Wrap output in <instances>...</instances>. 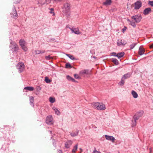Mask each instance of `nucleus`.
Returning a JSON list of instances; mask_svg holds the SVG:
<instances>
[{
  "label": "nucleus",
  "mask_w": 153,
  "mask_h": 153,
  "mask_svg": "<svg viewBox=\"0 0 153 153\" xmlns=\"http://www.w3.org/2000/svg\"><path fill=\"white\" fill-rule=\"evenodd\" d=\"M93 107L98 110H103L105 109V106L104 104L98 102H93L92 104Z\"/></svg>",
  "instance_id": "nucleus-1"
},
{
  "label": "nucleus",
  "mask_w": 153,
  "mask_h": 153,
  "mask_svg": "<svg viewBox=\"0 0 153 153\" xmlns=\"http://www.w3.org/2000/svg\"><path fill=\"white\" fill-rule=\"evenodd\" d=\"M137 114H140V115H137L135 114L133 117V118L134 119V121L133 122L132 121V127L134 126H135L136 124V120H138L140 117H141L143 114V113L142 112H137Z\"/></svg>",
  "instance_id": "nucleus-2"
},
{
  "label": "nucleus",
  "mask_w": 153,
  "mask_h": 153,
  "mask_svg": "<svg viewBox=\"0 0 153 153\" xmlns=\"http://www.w3.org/2000/svg\"><path fill=\"white\" fill-rule=\"evenodd\" d=\"M10 48L12 49L13 51L14 52L17 51L18 50V47L17 45L15 43H12V41H11L10 42Z\"/></svg>",
  "instance_id": "nucleus-3"
},
{
  "label": "nucleus",
  "mask_w": 153,
  "mask_h": 153,
  "mask_svg": "<svg viewBox=\"0 0 153 153\" xmlns=\"http://www.w3.org/2000/svg\"><path fill=\"white\" fill-rule=\"evenodd\" d=\"M46 123L50 125H53V118L51 115H49L47 117L46 119Z\"/></svg>",
  "instance_id": "nucleus-4"
},
{
  "label": "nucleus",
  "mask_w": 153,
  "mask_h": 153,
  "mask_svg": "<svg viewBox=\"0 0 153 153\" xmlns=\"http://www.w3.org/2000/svg\"><path fill=\"white\" fill-rule=\"evenodd\" d=\"M131 18L133 19L136 23H138L140 21L142 18L141 15H136L132 16Z\"/></svg>",
  "instance_id": "nucleus-5"
},
{
  "label": "nucleus",
  "mask_w": 153,
  "mask_h": 153,
  "mask_svg": "<svg viewBox=\"0 0 153 153\" xmlns=\"http://www.w3.org/2000/svg\"><path fill=\"white\" fill-rule=\"evenodd\" d=\"M11 16L14 19H16L17 18V13L16 9L15 7L13 5V7L12 12L10 13Z\"/></svg>",
  "instance_id": "nucleus-6"
},
{
  "label": "nucleus",
  "mask_w": 153,
  "mask_h": 153,
  "mask_svg": "<svg viewBox=\"0 0 153 153\" xmlns=\"http://www.w3.org/2000/svg\"><path fill=\"white\" fill-rule=\"evenodd\" d=\"M16 68L19 72H22L24 69V64L22 63H19L16 66Z\"/></svg>",
  "instance_id": "nucleus-7"
},
{
  "label": "nucleus",
  "mask_w": 153,
  "mask_h": 153,
  "mask_svg": "<svg viewBox=\"0 0 153 153\" xmlns=\"http://www.w3.org/2000/svg\"><path fill=\"white\" fill-rule=\"evenodd\" d=\"M126 43V42L124 39H118L117 42V44L118 46L124 45Z\"/></svg>",
  "instance_id": "nucleus-8"
},
{
  "label": "nucleus",
  "mask_w": 153,
  "mask_h": 153,
  "mask_svg": "<svg viewBox=\"0 0 153 153\" xmlns=\"http://www.w3.org/2000/svg\"><path fill=\"white\" fill-rule=\"evenodd\" d=\"M134 9L138 10L142 6V3L140 1H137L135 3Z\"/></svg>",
  "instance_id": "nucleus-9"
},
{
  "label": "nucleus",
  "mask_w": 153,
  "mask_h": 153,
  "mask_svg": "<svg viewBox=\"0 0 153 153\" xmlns=\"http://www.w3.org/2000/svg\"><path fill=\"white\" fill-rule=\"evenodd\" d=\"M151 12V8L150 7H147L143 11V14L145 15H146L149 14Z\"/></svg>",
  "instance_id": "nucleus-10"
},
{
  "label": "nucleus",
  "mask_w": 153,
  "mask_h": 153,
  "mask_svg": "<svg viewBox=\"0 0 153 153\" xmlns=\"http://www.w3.org/2000/svg\"><path fill=\"white\" fill-rule=\"evenodd\" d=\"M64 7L65 9V12L66 13H68L70 11V5L69 3H66L64 5Z\"/></svg>",
  "instance_id": "nucleus-11"
},
{
  "label": "nucleus",
  "mask_w": 153,
  "mask_h": 153,
  "mask_svg": "<svg viewBox=\"0 0 153 153\" xmlns=\"http://www.w3.org/2000/svg\"><path fill=\"white\" fill-rule=\"evenodd\" d=\"M105 136L106 140L111 141L112 142H114L115 140V138L112 136H110L107 135H105Z\"/></svg>",
  "instance_id": "nucleus-12"
},
{
  "label": "nucleus",
  "mask_w": 153,
  "mask_h": 153,
  "mask_svg": "<svg viewBox=\"0 0 153 153\" xmlns=\"http://www.w3.org/2000/svg\"><path fill=\"white\" fill-rule=\"evenodd\" d=\"M72 141L71 140H68L65 143V147L67 149L69 148L72 144Z\"/></svg>",
  "instance_id": "nucleus-13"
},
{
  "label": "nucleus",
  "mask_w": 153,
  "mask_h": 153,
  "mask_svg": "<svg viewBox=\"0 0 153 153\" xmlns=\"http://www.w3.org/2000/svg\"><path fill=\"white\" fill-rule=\"evenodd\" d=\"M88 70L85 69L80 71L79 72V75H82L84 74H88Z\"/></svg>",
  "instance_id": "nucleus-14"
},
{
  "label": "nucleus",
  "mask_w": 153,
  "mask_h": 153,
  "mask_svg": "<svg viewBox=\"0 0 153 153\" xmlns=\"http://www.w3.org/2000/svg\"><path fill=\"white\" fill-rule=\"evenodd\" d=\"M29 100L30 101V105L32 106H34V98L32 96H31L30 97Z\"/></svg>",
  "instance_id": "nucleus-15"
},
{
  "label": "nucleus",
  "mask_w": 153,
  "mask_h": 153,
  "mask_svg": "<svg viewBox=\"0 0 153 153\" xmlns=\"http://www.w3.org/2000/svg\"><path fill=\"white\" fill-rule=\"evenodd\" d=\"M111 3V0H106L105 1L103 2V4L107 6L110 5Z\"/></svg>",
  "instance_id": "nucleus-16"
},
{
  "label": "nucleus",
  "mask_w": 153,
  "mask_h": 153,
  "mask_svg": "<svg viewBox=\"0 0 153 153\" xmlns=\"http://www.w3.org/2000/svg\"><path fill=\"white\" fill-rule=\"evenodd\" d=\"M144 50L142 48L140 47L138 51V54L140 55H142L144 54Z\"/></svg>",
  "instance_id": "nucleus-17"
},
{
  "label": "nucleus",
  "mask_w": 153,
  "mask_h": 153,
  "mask_svg": "<svg viewBox=\"0 0 153 153\" xmlns=\"http://www.w3.org/2000/svg\"><path fill=\"white\" fill-rule=\"evenodd\" d=\"M131 94L133 97L134 98H137L138 97V95L137 92L134 91H132L131 92Z\"/></svg>",
  "instance_id": "nucleus-18"
},
{
  "label": "nucleus",
  "mask_w": 153,
  "mask_h": 153,
  "mask_svg": "<svg viewBox=\"0 0 153 153\" xmlns=\"http://www.w3.org/2000/svg\"><path fill=\"white\" fill-rule=\"evenodd\" d=\"M111 60L112 62L114 63L115 65H118L119 64V62L117 59L115 58H111Z\"/></svg>",
  "instance_id": "nucleus-19"
},
{
  "label": "nucleus",
  "mask_w": 153,
  "mask_h": 153,
  "mask_svg": "<svg viewBox=\"0 0 153 153\" xmlns=\"http://www.w3.org/2000/svg\"><path fill=\"white\" fill-rule=\"evenodd\" d=\"M131 76V74L130 73H128L124 74L123 76L122 77L124 79H126L130 77Z\"/></svg>",
  "instance_id": "nucleus-20"
},
{
  "label": "nucleus",
  "mask_w": 153,
  "mask_h": 153,
  "mask_svg": "<svg viewBox=\"0 0 153 153\" xmlns=\"http://www.w3.org/2000/svg\"><path fill=\"white\" fill-rule=\"evenodd\" d=\"M19 44L21 47H22L24 45H26V43L25 41L23 39H21L19 40Z\"/></svg>",
  "instance_id": "nucleus-21"
},
{
  "label": "nucleus",
  "mask_w": 153,
  "mask_h": 153,
  "mask_svg": "<svg viewBox=\"0 0 153 153\" xmlns=\"http://www.w3.org/2000/svg\"><path fill=\"white\" fill-rule=\"evenodd\" d=\"M125 54V53L124 52H121L117 53V55H118V58L120 59V58L123 56Z\"/></svg>",
  "instance_id": "nucleus-22"
},
{
  "label": "nucleus",
  "mask_w": 153,
  "mask_h": 153,
  "mask_svg": "<svg viewBox=\"0 0 153 153\" xmlns=\"http://www.w3.org/2000/svg\"><path fill=\"white\" fill-rule=\"evenodd\" d=\"M79 132V131L78 130H77L76 132L71 133L70 135L72 137H75L78 135Z\"/></svg>",
  "instance_id": "nucleus-23"
},
{
  "label": "nucleus",
  "mask_w": 153,
  "mask_h": 153,
  "mask_svg": "<svg viewBox=\"0 0 153 153\" xmlns=\"http://www.w3.org/2000/svg\"><path fill=\"white\" fill-rule=\"evenodd\" d=\"M53 109L55 112V113L57 115H59L60 114V112L59 110L56 108L54 107L53 108Z\"/></svg>",
  "instance_id": "nucleus-24"
},
{
  "label": "nucleus",
  "mask_w": 153,
  "mask_h": 153,
  "mask_svg": "<svg viewBox=\"0 0 153 153\" xmlns=\"http://www.w3.org/2000/svg\"><path fill=\"white\" fill-rule=\"evenodd\" d=\"M74 30L73 33H74L75 34L77 35H79L80 34V33L79 31V30L78 28H74Z\"/></svg>",
  "instance_id": "nucleus-25"
},
{
  "label": "nucleus",
  "mask_w": 153,
  "mask_h": 153,
  "mask_svg": "<svg viewBox=\"0 0 153 153\" xmlns=\"http://www.w3.org/2000/svg\"><path fill=\"white\" fill-rule=\"evenodd\" d=\"M24 89L27 90L29 91H33L34 90L33 87L30 86H27L24 88Z\"/></svg>",
  "instance_id": "nucleus-26"
},
{
  "label": "nucleus",
  "mask_w": 153,
  "mask_h": 153,
  "mask_svg": "<svg viewBox=\"0 0 153 153\" xmlns=\"http://www.w3.org/2000/svg\"><path fill=\"white\" fill-rule=\"evenodd\" d=\"M124 82H125L124 79L122 77V79H121V81L119 83V84L120 86H122L124 85Z\"/></svg>",
  "instance_id": "nucleus-27"
},
{
  "label": "nucleus",
  "mask_w": 153,
  "mask_h": 153,
  "mask_svg": "<svg viewBox=\"0 0 153 153\" xmlns=\"http://www.w3.org/2000/svg\"><path fill=\"white\" fill-rule=\"evenodd\" d=\"M66 55L71 60H76V58L72 55L70 54H67Z\"/></svg>",
  "instance_id": "nucleus-28"
},
{
  "label": "nucleus",
  "mask_w": 153,
  "mask_h": 153,
  "mask_svg": "<svg viewBox=\"0 0 153 153\" xmlns=\"http://www.w3.org/2000/svg\"><path fill=\"white\" fill-rule=\"evenodd\" d=\"M35 52L36 54H39L45 53V51H44L37 50Z\"/></svg>",
  "instance_id": "nucleus-29"
},
{
  "label": "nucleus",
  "mask_w": 153,
  "mask_h": 153,
  "mask_svg": "<svg viewBox=\"0 0 153 153\" xmlns=\"http://www.w3.org/2000/svg\"><path fill=\"white\" fill-rule=\"evenodd\" d=\"M45 81L47 83H49L51 82V80L49 79L48 78L47 76L45 77Z\"/></svg>",
  "instance_id": "nucleus-30"
},
{
  "label": "nucleus",
  "mask_w": 153,
  "mask_h": 153,
  "mask_svg": "<svg viewBox=\"0 0 153 153\" xmlns=\"http://www.w3.org/2000/svg\"><path fill=\"white\" fill-rule=\"evenodd\" d=\"M49 101L51 103H54L55 101V99L52 97H50L49 99Z\"/></svg>",
  "instance_id": "nucleus-31"
},
{
  "label": "nucleus",
  "mask_w": 153,
  "mask_h": 153,
  "mask_svg": "<svg viewBox=\"0 0 153 153\" xmlns=\"http://www.w3.org/2000/svg\"><path fill=\"white\" fill-rule=\"evenodd\" d=\"M77 149V145L76 144L74 147V149L72 150V153H75V152Z\"/></svg>",
  "instance_id": "nucleus-32"
},
{
  "label": "nucleus",
  "mask_w": 153,
  "mask_h": 153,
  "mask_svg": "<svg viewBox=\"0 0 153 153\" xmlns=\"http://www.w3.org/2000/svg\"><path fill=\"white\" fill-rule=\"evenodd\" d=\"M137 43H133L132 44H131L130 46V48L131 49H133L134 47L136 46V45H137Z\"/></svg>",
  "instance_id": "nucleus-33"
},
{
  "label": "nucleus",
  "mask_w": 153,
  "mask_h": 153,
  "mask_svg": "<svg viewBox=\"0 0 153 153\" xmlns=\"http://www.w3.org/2000/svg\"><path fill=\"white\" fill-rule=\"evenodd\" d=\"M26 45H24L22 47V49L25 51H26L27 50V48L26 46Z\"/></svg>",
  "instance_id": "nucleus-34"
},
{
  "label": "nucleus",
  "mask_w": 153,
  "mask_h": 153,
  "mask_svg": "<svg viewBox=\"0 0 153 153\" xmlns=\"http://www.w3.org/2000/svg\"><path fill=\"white\" fill-rule=\"evenodd\" d=\"M65 68H71V66L69 63H67L65 64Z\"/></svg>",
  "instance_id": "nucleus-35"
},
{
  "label": "nucleus",
  "mask_w": 153,
  "mask_h": 153,
  "mask_svg": "<svg viewBox=\"0 0 153 153\" xmlns=\"http://www.w3.org/2000/svg\"><path fill=\"white\" fill-rule=\"evenodd\" d=\"M130 24L132 26L134 27H135L136 26V24H135V23L133 21H131L130 22Z\"/></svg>",
  "instance_id": "nucleus-36"
},
{
  "label": "nucleus",
  "mask_w": 153,
  "mask_h": 153,
  "mask_svg": "<svg viewBox=\"0 0 153 153\" xmlns=\"http://www.w3.org/2000/svg\"><path fill=\"white\" fill-rule=\"evenodd\" d=\"M74 77L76 79H80V77L77 74H75L74 75Z\"/></svg>",
  "instance_id": "nucleus-37"
},
{
  "label": "nucleus",
  "mask_w": 153,
  "mask_h": 153,
  "mask_svg": "<svg viewBox=\"0 0 153 153\" xmlns=\"http://www.w3.org/2000/svg\"><path fill=\"white\" fill-rule=\"evenodd\" d=\"M73 78L71 77V76H70L69 75H68L67 76V79L69 80V81H71L72 80V79Z\"/></svg>",
  "instance_id": "nucleus-38"
},
{
  "label": "nucleus",
  "mask_w": 153,
  "mask_h": 153,
  "mask_svg": "<svg viewBox=\"0 0 153 153\" xmlns=\"http://www.w3.org/2000/svg\"><path fill=\"white\" fill-rule=\"evenodd\" d=\"M45 59L47 60H49L50 59L52 58L51 56L50 55H49L48 56H46L45 57Z\"/></svg>",
  "instance_id": "nucleus-39"
},
{
  "label": "nucleus",
  "mask_w": 153,
  "mask_h": 153,
  "mask_svg": "<svg viewBox=\"0 0 153 153\" xmlns=\"http://www.w3.org/2000/svg\"><path fill=\"white\" fill-rule=\"evenodd\" d=\"M51 11L50 12V13H53V16H54L55 15V13L53 12L54 11L53 9V8H51L50 9Z\"/></svg>",
  "instance_id": "nucleus-40"
},
{
  "label": "nucleus",
  "mask_w": 153,
  "mask_h": 153,
  "mask_svg": "<svg viewBox=\"0 0 153 153\" xmlns=\"http://www.w3.org/2000/svg\"><path fill=\"white\" fill-rule=\"evenodd\" d=\"M53 146L55 147H56V141L54 140H53Z\"/></svg>",
  "instance_id": "nucleus-41"
},
{
  "label": "nucleus",
  "mask_w": 153,
  "mask_h": 153,
  "mask_svg": "<svg viewBox=\"0 0 153 153\" xmlns=\"http://www.w3.org/2000/svg\"><path fill=\"white\" fill-rule=\"evenodd\" d=\"M112 56L118 57V55H117V53H116L113 52L112 53Z\"/></svg>",
  "instance_id": "nucleus-42"
},
{
  "label": "nucleus",
  "mask_w": 153,
  "mask_h": 153,
  "mask_svg": "<svg viewBox=\"0 0 153 153\" xmlns=\"http://www.w3.org/2000/svg\"><path fill=\"white\" fill-rule=\"evenodd\" d=\"M149 4L152 6H153V1H149Z\"/></svg>",
  "instance_id": "nucleus-43"
},
{
  "label": "nucleus",
  "mask_w": 153,
  "mask_h": 153,
  "mask_svg": "<svg viewBox=\"0 0 153 153\" xmlns=\"http://www.w3.org/2000/svg\"><path fill=\"white\" fill-rule=\"evenodd\" d=\"M127 29V27L125 26L122 29V31L124 33L125 31H126Z\"/></svg>",
  "instance_id": "nucleus-44"
},
{
  "label": "nucleus",
  "mask_w": 153,
  "mask_h": 153,
  "mask_svg": "<svg viewBox=\"0 0 153 153\" xmlns=\"http://www.w3.org/2000/svg\"><path fill=\"white\" fill-rule=\"evenodd\" d=\"M57 153H62V151L60 150H58L57 151Z\"/></svg>",
  "instance_id": "nucleus-45"
},
{
  "label": "nucleus",
  "mask_w": 153,
  "mask_h": 153,
  "mask_svg": "<svg viewBox=\"0 0 153 153\" xmlns=\"http://www.w3.org/2000/svg\"><path fill=\"white\" fill-rule=\"evenodd\" d=\"M41 88L40 86H38L37 88V90L38 91H40L41 90Z\"/></svg>",
  "instance_id": "nucleus-46"
},
{
  "label": "nucleus",
  "mask_w": 153,
  "mask_h": 153,
  "mask_svg": "<svg viewBox=\"0 0 153 153\" xmlns=\"http://www.w3.org/2000/svg\"><path fill=\"white\" fill-rule=\"evenodd\" d=\"M71 30V31H72V33H73L74 31V28H69Z\"/></svg>",
  "instance_id": "nucleus-47"
},
{
  "label": "nucleus",
  "mask_w": 153,
  "mask_h": 153,
  "mask_svg": "<svg viewBox=\"0 0 153 153\" xmlns=\"http://www.w3.org/2000/svg\"><path fill=\"white\" fill-rule=\"evenodd\" d=\"M97 151L95 149L92 152V153H96V152L97 153Z\"/></svg>",
  "instance_id": "nucleus-48"
},
{
  "label": "nucleus",
  "mask_w": 153,
  "mask_h": 153,
  "mask_svg": "<svg viewBox=\"0 0 153 153\" xmlns=\"http://www.w3.org/2000/svg\"><path fill=\"white\" fill-rule=\"evenodd\" d=\"M71 81L73 82H76V81L73 78L72 79V80Z\"/></svg>",
  "instance_id": "nucleus-49"
},
{
  "label": "nucleus",
  "mask_w": 153,
  "mask_h": 153,
  "mask_svg": "<svg viewBox=\"0 0 153 153\" xmlns=\"http://www.w3.org/2000/svg\"><path fill=\"white\" fill-rule=\"evenodd\" d=\"M150 48H153V43L151 45H150Z\"/></svg>",
  "instance_id": "nucleus-50"
},
{
  "label": "nucleus",
  "mask_w": 153,
  "mask_h": 153,
  "mask_svg": "<svg viewBox=\"0 0 153 153\" xmlns=\"http://www.w3.org/2000/svg\"><path fill=\"white\" fill-rule=\"evenodd\" d=\"M21 0H17V1H16V3H19V2L21 1Z\"/></svg>",
  "instance_id": "nucleus-51"
},
{
  "label": "nucleus",
  "mask_w": 153,
  "mask_h": 153,
  "mask_svg": "<svg viewBox=\"0 0 153 153\" xmlns=\"http://www.w3.org/2000/svg\"><path fill=\"white\" fill-rule=\"evenodd\" d=\"M127 21H128V22H131V21H130L129 19H127Z\"/></svg>",
  "instance_id": "nucleus-52"
},
{
  "label": "nucleus",
  "mask_w": 153,
  "mask_h": 153,
  "mask_svg": "<svg viewBox=\"0 0 153 153\" xmlns=\"http://www.w3.org/2000/svg\"><path fill=\"white\" fill-rule=\"evenodd\" d=\"M97 153H101L99 151H97Z\"/></svg>",
  "instance_id": "nucleus-53"
},
{
  "label": "nucleus",
  "mask_w": 153,
  "mask_h": 153,
  "mask_svg": "<svg viewBox=\"0 0 153 153\" xmlns=\"http://www.w3.org/2000/svg\"><path fill=\"white\" fill-rule=\"evenodd\" d=\"M137 115H140V114H137V113L136 114Z\"/></svg>",
  "instance_id": "nucleus-54"
},
{
  "label": "nucleus",
  "mask_w": 153,
  "mask_h": 153,
  "mask_svg": "<svg viewBox=\"0 0 153 153\" xmlns=\"http://www.w3.org/2000/svg\"><path fill=\"white\" fill-rule=\"evenodd\" d=\"M49 131L50 132V133L51 134H52V131Z\"/></svg>",
  "instance_id": "nucleus-55"
},
{
  "label": "nucleus",
  "mask_w": 153,
  "mask_h": 153,
  "mask_svg": "<svg viewBox=\"0 0 153 153\" xmlns=\"http://www.w3.org/2000/svg\"><path fill=\"white\" fill-rule=\"evenodd\" d=\"M4 145H3V146H2V148H4Z\"/></svg>",
  "instance_id": "nucleus-56"
},
{
  "label": "nucleus",
  "mask_w": 153,
  "mask_h": 153,
  "mask_svg": "<svg viewBox=\"0 0 153 153\" xmlns=\"http://www.w3.org/2000/svg\"><path fill=\"white\" fill-rule=\"evenodd\" d=\"M150 149V152H151V149Z\"/></svg>",
  "instance_id": "nucleus-57"
}]
</instances>
